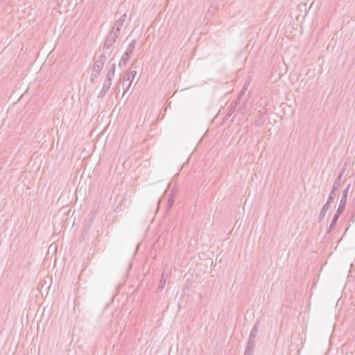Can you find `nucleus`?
<instances>
[{
  "instance_id": "obj_1",
  "label": "nucleus",
  "mask_w": 355,
  "mask_h": 355,
  "mask_svg": "<svg viewBox=\"0 0 355 355\" xmlns=\"http://www.w3.org/2000/svg\"><path fill=\"white\" fill-rule=\"evenodd\" d=\"M106 55L104 53H102L101 55H99L98 58L94 57V62L91 74V78L92 81L98 78L104 64L106 62Z\"/></svg>"
},
{
  "instance_id": "obj_2",
  "label": "nucleus",
  "mask_w": 355,
  "mask_h": 355,
  "mask_svg": "<svg viewBox=\"0 0 355 355\" xmlns=\"http://www.w3.org/2000/svg\"><path fill=\"white\" fill-rule=\"evenodd\" d=\"M119 35V33H115L113 31H111V32L107 35L105 41L104 42V44L102 48L103 53H105L106 51L110 49L112 45L114 44V42L116 41V39L118 38Z\"/></svg>"
},
{
  "instance_id": "obj_3",
  "label": "nucleus",
  "mask_w": 355,
  "mask_h": 355,
  "mask_svg": "<svg viewBox=\"0 0 355 355\" xmlns=\"http://www.w3.org/2000/svg\"><path fill=\"white\" fill-rule=\"evenodd\" d=\"M351 184H349L345 190L343 192V196L341 197V199L340 200L339 206L337 210L339 211V212H343L345 211V207L347 203V194L350 189Z\"/></svg>"
},
{
  "instance_id": "obj_4",
  "label": "nucleus",
  "mask_w": 355,
  "mask_h": 355,
  "mask_svg": "<svg viewBox=\"0 0 355 355\" xmlns=\"http://www.w3.org/2000/svg\"><path fill=\"white\" fill-rule=\"evenodd\" d=\"M126 13L123 14L120 18L115 22L114 26L112 27L113 31L115 33H120L121 28L123 26L125 21L126 19Z\"/></svg>"
},
{
  "instance_id": "obj_5",
  "label": "nucleus",
  "mask_w": 355,
  "mask_h": 355,
  "mask_svg": "<svg viewBox=\"0 0 355 355\" xmlns=\"http://www.w3.org/2000/svg\"><path fill=\"white\" fill-rule=\"evenodd\" d=\"M111 85H112V80L105 79L103 83V88L98 95V98H103L105 96V94H107V92L109 91V89H110Z\"/></svg>"
},
{
  "instance_id": "obj_6",
  "label": "nucleus",
  "mask_w": 355,
  "mask_h": 355,
  "mask_svg": "<svg viewBox=\"0 0 355 355\" xmlns=\"http://www.w3.org/2000/svg\"><path fill=\"white\" fill-rule=\"evenodd\" d=\"M255 339H248L247 346L245 347L244 355H252L254 347H255Z\"/></svg>"
},
{
  "instance_id": "obj_7",
  "label": "nucleus",
  "mask_w": 355,
  "mask_h": 355,
  "mask_svg": "<svg viewBox=\"0 0 355 355\" xmlns=\"http://www.w3.org/2000/svg\"><path fill=\"white\" fill-rule=\"evenodd\" d=\"M343 214V212H339L338 210L336 211V214H334L331 222L330 223V225L329 227L328 232H330L335 227L340 216Z\"/></svg>"
},
{
  "instance_id": "obj_8",
  "label": "nucleus",
  "mask_w": 355,
  "mask_h": 355,
  "mask_svg": "<svg viewBox=\"0 0 355 355\" xmlns=\"http://www.w3.org/2000/svg\"><path fill=\"white\" fill-rule=\"evenodd\" d=\"M137 75L136 71H132L130 72L129 74L127 75V76L125 78V80L130 81L129 84L127 86V88L124 89V92L125 93L130 88L131 83H132L135 76Z\"/></svg>"
},
{
  "instance_id": "obj_9",
  "label": "nucleus",
  "mask_w": 355,
  "mask_h": 355,
  "mask_svg": "<svg viewBox=\"0 0 355 355\" xmlns=\"http://www.w3.org/2000/svg\"><path fill=\"white\" fill-rule=\"evenodd\" d=\"M167 277H168V274L166 272V271L164 270L162 272V277H161V279L159 280V285H158V289L159 291H162L164 289V288L166 285V282Z\"/></svg>"
},
{
  "instance_id": "obj_10",
  "label": "nucleus",
  "mask_w": 355,
  "mask_h": 355,
  "mask_svg": "<svg viewBox=\"0 0 355 355\" xmlns=\"http://www.w3.org/2000/svg\"><path fill=\"white\" fill-rule=\"evenodd\" d=\"M259 321L257 320L255 322V324H254V326L250 333V336H249L250 338H252V339L256 338V337L257 336L258 331H259Z\"/></svg>"
},
{
  "instance_id": "obj_11",
  "label": "nucleus",
  "mask_w": 355,
  "mask_h": 355,
  "mask_svg": "<svg viewBox=\"0 0 355 355\" xmlns=\"http://www.w3.org/2000/svg\"><path fill=\"white\" fill-rule=\"evenodd\" d=\"M130 55H131L130 54L127 53L125 51V53L123 54V55L119 61V66L120 67L125 66L130 59Z\"/></svg>"
},
{
  "instance_id": "obj_12",
  "label": "nucleus",
  "mask_w": 355,
  "mask_h": 355,
  "mask_svg": "<svg viewBox=\"0 0 355 355\" xmlns=\"http://www.w3.org/2000/svg\"><path fill=\"white\" fill-rule=\"evenodd\" d=\"M345 168H344V167L342 168L339 173V175H338V177L336 178V180L334 181L333 187H335L336 188L339 187L342 177H343V174L345 173Z\"/></svg>"
},
{
  "instance_id": "obj_13",
  "label": "nucleus",
  "mask_w": 355,
  "mask_h": 355,
  "mask_svg": "<svg viewBox=\"0 0 355 355\" xmlns=\"http://www.w3.org/2000/svg\"><path fill=\"white\" fill-rule=\"evenodd\" d=\"M331 204H329V202H326L324 206L322 207L321 211H320V215H319V218L320 220H322L323 219V218L324 217L327 210L329 209V207H330Z\"/></svg>"
},
{
  "instance_id": "obj_14",
  "label": "nucleus",
  "mask_w": 355,
  "mask_h": 355,
  "mask_svg": "<svg viewBox=\"0 0 355 355\" xmlns=\"http://www.w3.org/2000/svg\"><path fill=\"white\" fill-rule=\"evenodd\" d=\"M135 46H136V40H133L131 41V42L129 44L127 49L125 50V52L127 53H129V54H132L135 48Z\"/></svg>"
},
{
  "instance_id": "obj_15",
  "label": "nucleus",
  "mask_w": 355,
  "mask_h": 355,
  "mask_svg": "<svg viewBox=\"0 0 355 355\" xmlns=\"http://www.w3.org/2000/svg\"><path fill=\"white\" fill-rule=\"evenodd\" d=\"M338 189V188L333 187L330 194L329 196L328 200L326 202H329V204H331L332 200H334L335 197V191Z\"/></svg>"
},
{
  "instance_id": "obj_16",
  "label": "nucleus",
  "mask_w": 355,
  "mask_h": 355,
  "mask_svg": "<svg viewBox=\"0 0 355 355\" xmlns=\"http://www.w3.org/2000/svg\"><path fill=\"white\" fill-rule=\"evenodd\" d=\"M115 72L113 71V70H109L106 75V80H112L113 77L114 76Z\"/></svg>"
},
{
  "instance_id": "obj_17",
  "label": "nucleus",
  "mask_w": 355,
  "mask_h": 355,
  "mask_svg": "<svg viewBox=\"0 0 355 355\" xmlns=\"http://www.w3.org/2000/svg\"><path fill=\"white\" fill-rule=\"evenodd\" d=\"M174 203V200L172 197H170L167 200V208L170 209Z\"/></svg>"
},
{
  "instance_id": "obj_18",
  "label": "nucleus",
  "mask_w": 355,
  "mask_h": 355,
  "mask_svg": "<svg viewBox=\"0 0 355 355\" xmlns=\"http://www.w3.org/2000/svg\"><path fill=\"white\" fill-rule=\"evenodd\" d=\"M231 105H233L232 106V109L233 110H230L228 113H227V115L228 116H231L232 114V112H234V109L237 106V102L236 101H234L233 103H232Z\"/></svg>"
},
{
  "instance_id": "obj_19",
  "label": "nucleus",
  "mask_w": 355,
  "mask_h": 355,
  "mask_svg": "<svg viewBox=\"0 0 355 355\" xmlns=\"http://www.w3.org/2000/svg\"><path fill=\"white\" fill-rule=\"evenodd\" d=\"M115 64H113L109 70H113V71L115 72Z\"/></svg>"
}]
</instances>
